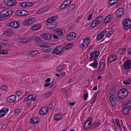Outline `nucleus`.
<instances>
[{"mask_svg":"<svg viewBox=\"0 0 131 131\" xmlns=\"http://www.w3.org/2000/svg\"><path fill=\"white\" fill-rule=\"evenodd\" d=\"M13 11L9 9H6L3 10L0 13V19L1 20L5 19V17L12 15Z\"/></svg>","mask_w":131,"mask_h":131,"instance_id":"nucleus-1","label":"nucleus"},{"mask_svg":"<svg viewBox=\"0 0 131 131\" xmlns=\"http://www.w3.org/2000/svg\"><path fill=\"white\" fill-rule=\"evenodd\" d=\"M56 18V16L51 17L49 18L47 20L48 23L47 24V27L50 29H52L54 28L57 25L56 23L54 21Z\"/></svg>","mask_w":131,"mask_h":131,"instance_id":"nucleus-2","label":"nucleus"},{"mask_svg":"<svg viewBox=\"0 0 131 131\" xmlns=\"http://www.w3.org/2000/svg\"><path fill=\"white\" fill-rule=\"evenodd\" d=\"M128 92L125 89L120 90L118 92V95L119 98H125L128 95Z\"/></svg>","mask_w":131,"mask_h":131,"instance_id":"nucleus-3","label":"nucleus"},{"mask_svg":"<svg viewBox=\"0 0 131 131\" xmlns=\"http://www.w3.org/2000/svg\"><path fill=\"white\" fill-rule=\"evenodd\" d=\"M123 24L124 29L127 30L131 27V20L128 18H126L123 20Z\"/></svg>","mask_w":131,"mask_h":131,"instance_id":"nucleus-4","label":"nucleus"},{"mask_svg":"<svg viewBox=\"0 0 131 131\" xmlns=\"http://www.w3.org/2000/svg\"><path fill=\"white\" fill-rule=\"evenodd\" d=\"M91 42L89 38L84 39L83 40L82 43L80 45V47L83 49L86 48L90 44Z\"/></svg>","mask_w":131,"mask_h":131,"instance_id":"nucleus-5","label":"nucleus"},{"mask_svg":"<svg viewBox=\"0 0 131 131\" xmlns=\"http://www.w3.org/2000/svg\"><path fill=\"white\" fill-rule=\"evenodd\" d=\"M92 117L88 118L85 122L84 124V129L85 130L89 129L90 127L92 124Z\"/></svg>","mask_w":131,"mask_h":131,"instance_id":"nucleus-6","label":"nucleus"},{"mask_svg":"<svg viewBox=\"0 0 131 131\" xmlns=\"http://www.w3.org/2000/svg\"><path fill=\"white\" fill-rule=\"evenodd\" d=\"M100 54V53L97 51H95L93 53L90 54V59L93 60H96Z\"/></svg>","mask_w":131,"mask_h":131,"instance_id":"nucleus-7","label":"nucleus"},{"mask_svg":"<svg viewBox=\"0 0 131 131\" xmlns=\"http://www.w3.org/2000/svg\"><path fill=\"white\" fill-rule=\"evenodd\" d=\"M9 109L7 108L3 107L0 110V118L4 116L8 112Z\"/></svg>","mask_w":131,"mask_h":131,"instance_id":"nucleus-8","label":"nucleus"},{"mask_svg":"<svg viewBox=\"0 0 131 131\" xmlns=\"http://www.w3.org/2000/svg\"><path fill=\"white\" fill-rule=\"evenodd\" d=\"M107 29H105L99 33L96 37V39L97 40H99L101 39L104 36V34L107 32Z\"/></svg>","mask_w":131,"mask_h":131,"instance_id":"nucleus-9","label":"nucleus"},{"mask_svg":"<svg viewBox=\"0 0 131 131\" xmlns=\"http://www.w3.org/2000/svg\"><path fill=\"white\" fill-rule=\"evenodd\" d=\"M7 25L14 28H17L19 27V25L17 21H13L8 23L7 24Z\"/></svg>","mask_w":131,"mask_h":131,"instance_id":"nucleus-10","label":"nucleus"},{"mask_svg":"<svg viewBox=\"0 0 131 131\" xmlns=\"http://www.w3.org/2000/svg\"><path fill=\"white\" fill-rule=\"evenodd\" d=\"M5 4L9 6H14L16 4V1L13 0H4Z\"/></svg>","mask_w":131,"mask_h":131,"instance_id":"nucleus-11","label":"nucleus"},{"mask_svg":"<svg viewBox=\"0 0 131 131\" xmlns=\"http://www.w3.org/2000/svg\"><path fill=\"white\" fill-rule=\"evenodd\" d=\"M34 20L35 19L33 18H29L24 20V24L26 25H30L33 23Z\"/></svg>","mask_w":131,"mask_h":131,"instance_id":"nucleus-12","label":"nucleus"},{"mask_svg":"<svg viewBox=\"0 0 131 131\" xmlns=\"http://www.w3.org/2000/svg\"><path fill=\"white\" fill-rule=\"evenodd\" d=\"M124 67L125 69H131V60L127 61L125 63Z\"/></svg>","mask_w":131,"mask_h":131,"instance_id":"nucleus-13","label":"nucleus"},{"mask_svg":"<svg viewBox=\"0 0 131 131\" xmlns=\"http://www.w3.org/2000/svg\"><path fill=\"white\" fill-rule=\"evenodd\" d=\"M33 5V4L31 2H22L20 4V6L23 7H26L31 6Z\"/></svg>","mask_w":131,"mask_h":131,"instance_id":"nucleus-14","label":"nucleus"},{"mask_svg":"<svg viewBox=\"0 0 131 131\" xmlns=\"http://www.w3.org/2000/svg\"><path fill=\"white\" fill-rule=\"evenodd\" d=\"M113 17V15L112 14L108 15L106 17L104 20V23H109L112 19Z\"/></svg>","mask_w":131,"mask_h":131,"instance_id":"nucleus-15","label":"nucleus"},{"mask_svg":"<svg viewBox=\"0 0 131 131\" xmlns=\"http://www.w3.org/2000/svg\"><path fill=\"white\" fill-rule=\"evenodd\" d=\"M75 34L73 32H71L67 36V39L68 41L73 40L75 37Z\"/></svg>","mask_w":131,"mask_h":131,"instance_id":"nucleus-16","label":"nucleus"},{"mask_svg":"<svg viewBox=\"0 0 131 131\" xmlns=\"http://www.w3.org/2000/svg\"><path fill=\"white\" fill-rule=\"evenodd\" d=\"M62 47H56L53 50L54 52L56 54L61 53L63 52L62 50Z\"/></svg>","mask_w":131,"mask_h":131,"instance_id":"nucleus-17","label":"nucleus"},{"mask_svg":"<svg viewBox=\"0 0 131 131\" xmlns=\"http://www.w3.org/2000/svg\"><path fill=\"white\" fill-rule=\"evenodd\" d=\"M62 118L63 116L60 113H57L54 117V119L56 121L62 119Z\"/></svg>","mask_w":131,"mask_h":131,"instance_id":"nucleus-18","label":"nucleus"},{"mask_svg":"<svg viewBox=\"0 0 131 131\" xmlns=\"http://www.w3.org/2000/svg\"><path fill=\"white\" fill-rule=\"evenodd\" d=\"M48 112V108L46 107H42L40 110V113L41 115H44L46 114Z\"/></svg>","mask_w":131,"mask_h":131,"instance_id":"nucleus-19","label":"nucleus"},{"mask_svg":"<svg viewBox=\"0 0 131 131\" xmlns=\"http://www.w3.org/2000/svg\"><path fill=\"white\" fill-rule=\"evenodd\" d=\"M46 45H43L41 46V47H45L44 48L43 51L46 52H49L51 51L53 49V47L51 46L46 47Z\"/></svg>","mask_w":131,"mask_h":131,"instance_id":"nucleus-20","label":"nucleus"},{"mask_svg":"<svg viewBox=\"0 0 131 131\" xmlns=\"http://www.w3.org/2000/svg\"><path fill=\"white\" fill-rule=\"evenodd\" d=\"M124 13V10L122 8H120L117 10L116 15L117 17H120L123 15Z\"/></svg>","mask_w":131,"mask_h":131,"instance_id":"nucleus-21","label":"nucleus"},{"mask_svg":"<svg viewBox=\"0 0 131 131\" xmlns=\"http://www.w3.org/2000/svg\"><path fill=\"white\" fill-rule=\"evenodd\" d=\"M123 111L124 114H127L129 112V108L126 105L123 104Z\"/></svg>","mask_w":131,"mask_h":131,"instance_id":"nucleus-22","label":"nucleus"},{"mask_svg":"<svg viewBox=\"0 0 131 131\" xmlns=\"http://www.w3.org/2000/svg\"><path fill=\"white\" fill-rule=\"evenodd\" d=\"M18 15L20 16H24L28 14V12L24 10H19L18 11Z\"/></svg>","mask_w":131,"mask_h":131,"instance_id":"nucleus-23","label":"nucleus"},{"mask_svg":"<svg viewBox=\"0 0 131 131\" xmlns=\"http://www.w3.org/2000/svg\"><path fill=\"white\" fill-rule=\"evenodd\" d=\"M54 33L58 36L62 35L63 32L62 30L59 28H56L54 30Z\"/></svg>","mask_w":131,"mask_h":131,"instance_id":"nucleus-24","label":"nucleus"},{"mask_svg":"<svg viewBox=\"0 0 131 131\" xmlns=\"http://www.w3.org/2000/svg\"><path fill=\"white\" fill-rule=\"evenodd\" d=\"M39 119L37 117H35L32 118L30 120V122L33 124H36L39 122Z\"/></svg>","mask_w":131,"mask_h":131,"instance_id":"nucleus-25","label":"nucleus"},{"mask_svg":"<svg viewBox=\"0 0 131 131\" xmlns=\"http://www.w3.org/2000/svg\"><path fill=\"white\" fill-rule=\"evenodd\" d=\"M101 22L95 19L92 23L91 24L90 26L92 28H94L97 25L100 24Z\"/></svg>","mask_w":131,"mask_h":131,"instance_id":"nucleus-26","label":"nucleus"},{"mask_svg":"<svg viewBox=\"0 0 131 131\" xmlns=\"http://www.w3.org/2000/svg\"><path fill=\"white\" fill-rule=\"evenodd\" d=\"M117 58V56L116 55H112L110 56L108 58V61L109 62H112L115 60Z\"/></svg>","mask_w":131,"mask_h":131,"instance_id":"nucleus-27","label":"nucleus"},{"mask_svg":"<svg viewBox=\"0 0 131 131\" xmlns=\"http://www.w3.org/2000/svg\"><path fill=\"white\" fill-rule=\"evenodd\" d=\"M41 27V26L40 24H36L31 27V29L34 30H37L39 29Z\"/></svg>","mask_w":131,"mask_h":131,"instance_id":"nucleus-28","label":"nucleus"},{"mask_svg":"<svg viewBox=\"0 0 131 131\" xmlns=\"http://www.w3.org/2000/svg\"><path fill=\"white\" fill-rule=\"evenodd\" d=\"M105 66V63L103 62H102L100 64V66L98 68L100 71H102L104 70V68Z\"/></svg>","mask_w":131,"mask_h":131,"instance_id":"nucleus-29","label":"nucleus"},{"mask_svg":"<svg viewBox=\"0 0 131 131\" xmlns=\"http://www.w3.org/2000/svg\"><path fill=\"white\" fill-rule=\"evenodd\" d=\"M98 62L96 60H94L93 63H91L89 64V66H90L93 68H97L98 67Z\"/></svg>","mask_w":131,"mask_h":131,"instance_id":"nucleus-30","label":"nucleus"},{"mask_svg":"<svg viewBox=\"0 0 131 131\" xmlns=\"http://www.w3.org/2000/svg\"><path fill=\"white\" fill-rule=\"evenodd\" d=\"M43 38L45 39L49 40L51 38V35L49 34H45L43 35Z\"/></svg>","mask_w":131,"mask_h":131,"instance_id":"nucleus-31","label":"nucleus"},{"mask_svg":"<svg viewBox=\"0 0 131 131\" xmlns=\"http://www.w3.org/2000/svg\"><path fill=\"white\" fill-rule=\"evenodd\" d=\"M38 53L37 50H34V51H31L27 53V55L29 56H31L37 54Z\"/></svg>","mask_w":131,"mask_h":131,"instance_id":"nucleus-32","label":"nucleus"},{"mask_svg":"<svg viewBox=\"0 0 131 131\" xmlns=\"http://www.w3.org/2000/svg\"><path fill=\"white\" fill-rule=\"evenodd\" d=\"M65 67L64 65H60L57 66L56 70L58 72L62 71L64 69Z\"/></svg>","mask_w":131,"mask_h":131,"instance_id":"nucleus-33","label":"nucleus"},{"mask_svg":"<svg viewBox=\"0 0 131 131\" xmlns=\"http://www.w3.org/2000/svg\"><path fill=\"white\" fill-rule=\"evenodd\" d=\"M115 123L118 127L120 130V131H122V128L119 121L118 119L116 120Z\"/></svg>","mask_w":131,"mask_h":131,"instance_id":"nucleus-34","label":"nucleus"},{"mask_svg":"<svg viewBox=\"0 0 131 131\" xmlns=\"http://www.w3.org/2000/svg\"><path fill=\"white\" fill-rule=\"evenodd\" d=\"M47 8L44 7H43L41 9L38 10L37 12V13L38 14H40L43 13H44L47 10Z\"/></svg>","mask_w":131,"mask_h":131,"instance_id":"nucleus-35","label":"nucleus"},{"mask_svg":"<svg viewBox=\"0 0 131 131\" xmlns=\"http://www.w3.org/2000/svg\"><path fill=\"white\" fill-rule=\"evenodd\" d=\"M113 32L112 30H110L107 32L105 37H109L113 34Z\"/></svg>","mask_w":131,"mask_h":131,"instance_id":"nucleus-36","label":"nucleus"},{"mask_svg":"<svg viewBox=\"0 0 131 131\" xmlns=\"http://www.w3.org/2000/svg\"><path fill=\"white\" fill-rule=\"evenodd\" d=\"M110 102L112 105L114 106L116 105V99H110Z\"/></svg>","mask_w":131,"mask_h":131,"instance_id":"nucleus-37","label":"nucleus"},{"mask_svg":"<svg viewBox=\"0 0 131 131\" xmlns=\"http://www.w3.org/2000/svg\"><path fill=\"white\" fill-rule=\"evenodd\" d=\"M118 0H109L108 3L110 5H114L115 4Z\"/></svg>","mask_w":131,"mask_h":131,"instance_id":"nucleus-38","label":"nucleus"},{"mask_svg":"<svg viewBox=\"0 0 131 131\" xmlns=\"http://www.w3.org/2000/svg\"><path fill=\"white\" fill-rule=\"evenodd\" d=\"M72 46L73 45L72 43H69L66 46L65 48L67 49H69L72 47Z\"/></svg>","mask_w":131,"mask_h":131,"instance_id":"nucleus-39","label":"nucleus"},{"mask_svg":"<svg viewBox=\"0 0 131 131\" xmlns=\"http://www.w3.org/2000/svg\"><path fill=\"white\" fill-rule=\"evenodd\" d=\"M115 93V89H113L111 92V93L112 94V95L110 96V98H114V94Z\"/></svg>","mask_w":131,"mask_h":131,"instance_id":"nucleus-40","label":"nucleus"},{"mask_svg":"<svg viewBox=\"0 0 131 131\" xmlns=\"http://www.w3.org/2000/svg\"><path fill=\"white\" fill-rule=\"evenodd\" d=\"M103 18V16L102 15H100L97 17L96 19L101 23L102 21Z\"/></svg>","mask_w":131,"mask_h":131,"instance_id":"nucleus-41","label":"nucleus"},{"mask_svg":"<svg viewBox=\"0 0 131 131\" xmlns=\"http://www.w3.org/2000/svg\"><path fill=\"white\" fill-rule=\"evenodd\" d=\"M34 39L36 42L39 43L41 41L40 38L39 37H34Z\"/></svg>","mask_w":131,"mask_h":131,"instance_id":"nucleus-42","label":"nucleus"},{"mask_svg":"<svg viewBox=\"0 0 131 131\" xmlns=\"http://www.w3.org/2000/svg\"><path fill=\"white\" fill-rule=\"evenodd\" d=\"M125 104L127 105V107H128L129 108L131 111V101H128L127 102L126 104Z\"/></svg>","mask_w":131,"mask_h":131,"instance_id":"nucleus-43","label":"nucleus"},{"mask_svg":"<svg viewBox=\"0 0 131 131\" xmlns=\"http://www.w3.org/2000/svg\"><path fill=\"white\" fill-rule=\"evenodd\" d=\"M8 53V52L5 50H0V54H6Z\"/></svg>","mask_w":131,"mask_h":131,"instance_id":"nucleus-44","label":"nucleus"},{"mask_svg":"<svg viewBox=\"0 0 131 131\" xmlns=\"http://www.w3.org/2000/svg\"><path fill=\"white\" fill-rule=\"evenodd\" d=\"M1 88L4 91H7V86L5 85H2L1 86Z\"/></svg>","mask_w":131,"mask_h":131,"instance_id":"nucleus-45","label":"nucleus"},{"mask_svg":"<svg viewBox=\"0 0 131 131\" xmlns=\"http://www.w3.org/2000/svg\"><path fill=\"white\" fill-rule=\"evenodd\" d=\"M126 51V49L125 48H123L119 50V52L120 53L123 54Z\"/></svg>","mask_w":131,"mask_h":131,"instance_id":"nucleus-46","label":"nucleus"},{"mask_svg":"<svg viewBox=\"0 0 131 131\" xmlns=\"http://www.w3.org/2000/svg\"><path fill=\"white\" fill-rule=\"evenodd\" d=\"M14 100H13L12 99H7V100L9 102H13L16 100V99H14Z\"/></svg>","mask_w":131,"mask_h":131,"instance_id":"nucleus-47","label":"nucleus"},{"mask_svg":"<svg viewBox=\"0 0 131 131\" xmlns=\"http://www.w3.org/2000/svg\"><path fill=\"white\" fill-rule=\"evenodd\" d=\"M66 74V73L65 72H62L60 74V77L62 78L64 77Z\"/></svg>","mask_w":131,"mask_h":131,"instance_id":"nucleus-48","label":"nucleus"},{"mask_svg":"<svg viewBox=\"0 0 131 131\" xmlns=\"http://www.w3.org/2000/svg\"><path fill=\"white\" fill-rule=\"evenodd\" d=\"M75 104V102H69L68 103V105L70 106H74Z\"/></svg>","mask_w":131,"mask_h":131,"instance_id":"nucleus-49","label":"nucleus"},{"mask_svg":"<svg viewBox=\"0 0 131 131\" xmlns=\"http://www.w3.org/2000/svg\"><path fill=\"white\" fill-rule=\"evenodd\" d=\"M75 7V5H70L68 8L71 10L73 9Z\"/></svg>","mask_w":131,"mask_h":131,"instance_id":"nucleus-50","label":"nucleus"},{"mask_svg":"<svg viewBox=\"0 0 131 131\" xmlns=\"http://www.w3.org/2000/svg\"><path fill=\"white\" fill-rule=\"evenodd\" d=\"M123 83L125 85L126 84H130V82H128L127 80H125L123 82Z\"/></svg>","mask_w":131,"mask_h":131,"instance_id":"nucleus-51","label":"nucleus"},{"mask_svg":"<svg viewBox=\"0 0 131 131\" xmlns=\"http://www.w3.org/2000/svg\"><path fill=\"white\" fill-rule=\"evenodd\" d=\"M51 93H48L46 94L45 95V97L46 98H48L51 95Z\"/></svg>","mask_w":131,"mask_h":131,"instance_id":"nucleus-52","label":"nucleus"},{"mask_svg":"<svg viewBox=\"0 0 131 131\" xmlns=\"http://www.w3.org/2000/svg\"><path fill=\"white\" fill-rule=\"evenodd\" d=\"M71 2V0H65L63 2L64 3H66L69 5V4Z\"/></svg>","mask_w":131,"mask_h":131,"instance_id":"nucleus-53","label":"nucleus"},{"mask_svg":"<svg viewBox=\"0 0 131 131\" xmlns=\"http://www.w3.org/2000/svg\"><path fill=\"white\" fill-rule=\"evenodd\" d=\"M16 98V96L14 95H12L8 97L7 98Z\"/></svg>","mask_w":131,"mask_h":131,"instance_id":"nucleus-54","label":"nucleus"},{"mask_svg":"<svg viewBox=\"0 0 131 131\" xmlns=\"http://www.w3.org/2000/svg\"><path fill=\"white\" fill-rule=\"evenodd\" d=\"M92 15L93 14L92 13L88 17V19H87L88 21H89L92 19Z\"/></svg>","mask_w":131,"mask_h":131,"instance_id":"nucleus-55","label":"nucleus"},{"mask_svg":"<svg viewBox=\"0 0 131 131\" xmlns=\"http://www.w3.org/2000/svg\"><path fill=\"white\" fill-rule=\"evenodd\" d=\"M94 125L96 127L98 126L100 124V123L99 122L95 123L94 124Z\"/></svg>","mask_w":131,"mask_h":131,"instance_id":"nucleus-56","label":"nucleus"},{"mask_svg":"<svg viewBox=\"0 0 131 131\" xmlns=\"http://www.w3.org/2000/svg\"><path fill=\"white\" fill-rule=\"evenodd\" d=\"M21 41L22 42L24 43H27L28 41L26 40V39L25 38H23L21 40Z\"/></svg>","mask_w":131,"mask_h":131,"instance_id":"nucleus-57","label":"nucleus"},{"mask_svg":"<svg viewBox=\"0 0 131 131\" xmlns=\"http://www.w3.org/2000/svg\"><path fill=\"white\" fill-rule=\"evenodd\" d=\"M33 96L32 95L30 94L27 97H25V98H33Z\"/></svg>","mask_w":131,"mask_h":131,"instance_id":"nucleus-58","label":"nucleus"},{"mask_svg":"<svg viewBox=\"0 0 131 131\" xmlns=\"http://www.w3.org/2000/svg\"><path fill=\"white\" fill-rule=\"evenodd\" d=\"M20 112V110L19 109H16L15 111V113L16 114H18Z\"/></svg>","mask_w":131,"mask_h":131,"instance_id":"nucleus-59","label":"nucleus"},{"mask_svg":"<svg viewBox=\"0 0 131 131\" xmlns=\"http://www.w3.org/2000/svg\"><path fill=\"white\" fill-rule=\"evenodd\" d=\"M12 32L8 31L7 32V35L8 36H10L12 35Z\"/></svg>","mask_w":131,"mask_h":131,"instance_id":"nucleus-60","label":"nucleus"},{"mask_svg":"<svg viewBox=\"0 0 131 131\" xmlns=\"http://www.w3.org/2000/svg\"><path fill=\"white\" fill-rule=\"evenodd\" d=\"M64 2H63L61 5V6L60 7V8L61 9H63V8H65V7L64 6H63V5L64 4Z\"/></svg>","mask_w":131,"mask_h":131,"instance_id":"nucleus-61","label":"nucleus"},{"mask_svg":"<svg viewBox=\"0 0 131 131\" xmlns=\"http://www.w3.org/2000/svg\"><path fill=\"white\" fill-rule=\"evenodd\" d=\"M21 94V92L19 91H17L16 92V95L18 96L20 95Z\"/></svg>","mask_w":131,"mask_h":131,"instance_id":"nucleus-62","label":"nucleus"},{"mask_svg":"<svg viewBox=\"0 0 131 131\" xmlns=\"http://www.w3.org/2000/svg\"><path fill=\"white\" fill-rule=\"evenodd\" d=\"M50 85V84L49 83H46L44 85L46 87H47L49 86Z\"/></svg>","mask_w":131,"mask_h":131,"instance_id":"nucleus-63","label":"nucleus"},{"mask_svg":"<svg viewBox=\"0 0 131 131\" xmlns=\"http://www.w3.org/2000/svg\"><path fill=\"white\" fill-rule=\"evenodd\" d=\"M51 80V78H48L45 81L46 82H50Z\"/></svg>","mask_w":131,"mask_h":131,"instance_id":"nucleus-64","label":"nucleus"}]
</instances>
